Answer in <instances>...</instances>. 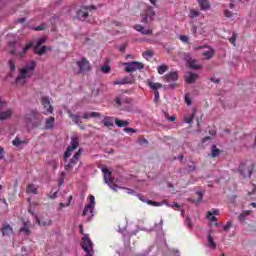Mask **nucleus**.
Returning a JSON list of instances; mask_svg holds the SVG:
<instances>
[{"label": "nucleus", "mask_w": 256, "mask_h": 256, "mask_svg": "<svg viewBox=\"0 0 256 256\" xmlns=\"http://www.w3.org/2000/svg\"><path fill=\"white\" fill-rule=\"evenodd\" d=\"M37 67V62L31 61L25 65L22 69H20L19 75L16 78V83H25L29 77H33V73H35V68Z\"/></svg>", "instance_id": "obj_1"}, {"label": "nucleus", "mask_w": 256, "mask_h": 256, "mask_svg": "<svg viewBox=\"0 0 256 256\" xmlns=\"http://www.w3.org/2000/svg\"><path fill=\"white\" fill-rule=\"evenodd\" d=\"M253 169H255V164L246 160L240 164L238 171L243 177H251V175H253Z\"/></svg>", "instance_id": "obj_2"}, {"label": "nucleus", "mask_w": 256, "mask_h": 256, "mask_svg": "<svg viewBox=\"0 0 256 256\" xmlns=\"http://www.w3.org/2000/svg\"><path fill=\"white\" fill-rule=\"evenodd\" d=\"M79 147V136L75 135L71 138L70 146L67 147L64 152V163H67V159L73 155V151Z\"/></svg>", "instance_id": "obj_3"}, {"label": "nucleus", "mask_w": 256, "mask_h": 256, "mask_svg": "<svg viewBox=\"0 0 256 256\" xmlns=\"http://www.w3.org/2000/svg\"><path fill=\"white\" fill-rule=\"evenodd\" d=\"M102 173L104 175V182L109 186L110 189L117 191V184L113 183L112 172L107 166L102 167Z\"/></svg>", "instance_id": "obj_4"}, {"label": "nucleus", "mask_w": 256, "mask_h": 256, "mask_svg": "<svg viewBox=\"0 0 256 256\" xmlns=\"http://www.w3.org/2000/svg\"><path fill=\"white\" fill-rule=\"evenodd\" d=\"M122 65L125 67L126 73H134V71H141V69H145V65L137 61L124 62Z\"/></svg>", "instance_id": "obj_5"}, {"label": "nucleus", "mask_w": 256, "mask_h": 256, "mask_svg": "<svg viewBox=\"0 0 256 256\" xmlns=\"http://www.w3.org/2000/svg\"><path fill=\"white\" fill-rule=\"evenodd\" d=\"M81 245L82 249L87 253V256H93V242L89 238V235L84 234Z\"/></svg>", "instance_id": "obj_6"}, {"label": "nucleus", "mask_w": 256, "mask_h": 256, "mask_svg": "<svg viewBox=\"0 0 256 256\" xmlns=\"http://www.w3.org/2000/svg\"><path fill=\"white\" fill-rule=\"evenodd\" d=\"M154 16H155V11H153V7L146 6L145 10L141 13V22L151 23V21H153Z\"/></svg>", "instance_id": "obj_7"}, {"label": "nucleus", "mask_w": 256, "mask_h": 256, "mask_svg": "<svg viewBox=\"0 0 256 256\" xmlns=\"http://www.w3.org/2000/svg\"><path fill=\"white\" fill-rule=\"evenodd\" d=\"M81 155H83V150L79 149L70 159V162L64 166L65 171H67L68 173L71 172L73 170V167L77 165L79 159L81 158Z\"/></svg>", "instance_id": "obj_8"}, {"label": "nucleus", "mask_w": 256, "mask_h": 256, "mask_svg": "<svg viewBox=\"0 0 256 256\" xmlns=\"http://www.w3.org/2000/svg\"><path fill=\"white\" fill-rule=\"evenodd\" d=\"M76 64L78 65L79 73H88V71H91V64L86 58H82Z\"/></svg>", "instance_id": "obj_9"}, {"label": "nucleus", "mask_w": 256, "mask_h": 256, "mask_svg": "<svg viewBox=\"0 0 256 256\" xmlns=\"http://www.w3.org/2000/svg\"><path fill=\"white\" fill-rule=\"evenodd\" d=\"M41 104L43 105L44 109H46V112H44V115H49L53 113L54 108L51 106V100L47 96H43L41 98Z\"/></svg>", "instance_id": "obj_10"}, {"label": "nucleus", "mask_w": 256, "mask_h": 256, "mask_svg": "<svg viewBox=\"0 0 256 256\" xmlns=\"http://www.w3.org/2000/svg\"><path fill=\"white\" fill-rule=\"evenodd\" d=\"M95 9H97V7L95 6H84L82 7V10H79L77 15L79 17V19H86L87 17H89V13L87 11H95Z\"/></svg>", "instance_id": "obj_11"}, {"label": "nucleus", "mask_w": 256, "mask_h": 256, "mask_svg": "<svg viewBox=\"0 0 256 256\" xmlns=\"http://www.w3.org/2000/svg\"><path fill=\"white\" fill-rule=\"evenodd\" d=\"M114 102L117 105V107H121V109L123 110L127 109V105L131 103V101H129L128 98H123L121 96H116V98L114 99Z\"/></svg>", "instance_id": "obj_12"}, {"label": "nucleus", "mask_w": 256, "mask_h": 256, "mask_svg": "<svg viewBox=\"0 0 256 256\" xmlns=\"http://www.w3.org/2000/svg\"><path fill=\"white\" fill-rule=\"evenodd\" d=\"M135 81L132 76H125L120 80H116L113 82V85H133Z\"/></svg>", "instance_id": "obj_13"}, {"label": "nucleus", "mask_w": 256, "mask_h": 256, "mask_svg": "<svg viewBox=\"0 0 256 256\" xmlns=\"http://www.w3.org/2000/svg\"><path fill=\"white\" fill-rule=\"evenodd\" d=\"M177 79H179V73H177V71L169 72L163 76V80L167 83H173L174 81H177Z\"/></svg>", "instance_id": "obj_14"}, {"label": "nucleus", "mask_w": 256, "mask_h": 256, "mask_svg": "<svg viewBox=\"0 0 256 256\" xmlns=\"http://www.w3.org/2000/svg\"><path fill=\"white\" fill-rule=\"evenodd\" d=\"M26 193L28 195H38L39 193V185H35L33 183H29L26 187Z\"/></svg>", "instance_id": "obj_15"}, {"label": "nucleus", "mask_w": 256, "mask_h": 256, "mask_svg": "<svg viewBox=\"0 0 256 256\" xmlns=\"http://www.w3.org/2000/svg\"><path fill=\"white\" fill-rule=\"evenodd\" d=\"M1 231L3 237H11V235H13V227L7 223L2 225Z\"/></svg>", "instance_id": "obj_16"}, {"label": "nucleus", "mask_w": 256, "mask_h": 256, "mask_svg": "<svg viewBox=\"0 0 256 256\" xmlns=\"http://www.w3.org/2000/svg\"><path fill=\"white\" fill-rule=\"evenodd\" d=\"M32 47H33V44L29 43V44H27V45L23 48L22 52H17V51H15V50H12V51H11V55H16V57H20V59H21V58L25 57V54L27 53V51H28L29 49H31Z\"/></svg>", "instance_id": "obj_17"}, {"label": "nucleus", "mask_w": 256, "mask_h": 256, "mask_svg": "<svg viewBox=\"0 0 256 256\" xmlns=\"http://www.w3.org/2000/svg\"><path fill=\"white\" fill-rule=\"evenodd\" d=\"M198 5L201 11H208V9H211L209 0H198Z\"/></svg>", "instance_id": "obj_18"}, {"label": "nucleus", "mask_w": 256, "mask_h": 256, "mask_svg": "<svg viewBox=\"0 0 256 256\" xmlns=\"http://www.w3.org/2000/svg\"><path fill=\"white\" fill-rule=\"evenodd\" d=\"M146 83H147L148 87H150V89H152V91H159V89H161V87H163V85H161V83L153 82L151 80H147Z\"/></svg>", "instance_id": "obj_19"}, {"label": "nucleus", "mask_w": 256, "mask_h": 256, "mask_svg": "<svg viewBox=\"0 0 256 256\" xmlns=\"http://www.w3.org/2000/svg\"><path fill=\"white\" fill-rule=\"evenodd\" d=\"M134 29L136 31H139L140 33H142V35H153V30L151 29H145L143 26L141 25H136L134 26Z\"/></svg>", "instance_id": "obj_20"}, {"label": "nucleus", "mask_w": 256, "mask_h": 256, "mask_svg": "<svg viewBox=\"0 0 256 256\" xmlns=\"http://www.w3.org/2000/svg\"><path fill=\"white\" fill-rule=\"evenodd\" d=\"M202 55L207 60L213 59V55H215V50H213V48L211 47H206V50H204Z\"/></svg>", "instance_id": "obj_21"}, {"label": "nucleus", "mask_w": 256, "mask_h": 256, "mask_svg": "<svg viewBox=\"0 0 256 256\" xmlns=\"http://www.w3.org/2000/svg\"><path fill=\"white\" fill-rule=\"evenodd\" d=\"M197 77V74L189 72L185 75V81L186 83H195V81H197Z\"/></svg>", "instance_id": "obj_22"}, {"label": "nucleus", "mask_w": 256, "mask_h": 256, "mask_svg": "<svg viewBox=\"0 0 256 256\" xmlns=\"http://www.w3.org/2000/svg\"><path fill=\"white\" fill-rule=\"evenodd\" d=\"M55 127V117L50 116L45 121V129H53Z\"/></svg>", "instance_id": "obj_23"}, {"label": "nucleus", "mask_w": 256, "mask_h": 256, "mask_svg": "<svg viewBox=\"0 0 256 256\" xmlns=\"http://www.w3.org/2000/svg\"><path fill=\"white\" fill-rule=\"evenodd\" d=\"M13 115V110L8 109L6 111L0 112V121H5V119H9Z\"/></svg>", "instance_id": "obj_24"}, {"label": "nucleus", "mask_w": 256, "mask_h": 256, "mask_svg": "<svg viewBox=\"0 0 256 256\" xmlns=\"http://www.w3.org/2000/svg\"><path fill=\"white\" fill-rule=\"evenodd\" d=\"M47 49H48V51H51V47L42 46L39 49V46H35L34 47V53H37V55H44V53H46Z\"/></svg>", "instance_id": "obj_25"}, {"label": "nucleus", "mask_w": 256, "mask_h": 256, "mask_svg": "<svg viewBox=\"0 0 256 256\" xmlns=\"http://www.w3.org/2000/svg\"><path fill=\"white\" fill-rule=\"evenodd\" d=\"M188 65H189L190 69H201V65H199L197 63V60H195V59L190 58L188 60Z\"/></svg>", "instance_id": "obj_26"}, {"label": "nucleus", "mask_w": 256, "mask_h": 256, "mask_svg": "<svg viewBox=\"0 0 256 256\" xmlns=\"http://www.w3.org/2000/svg\"><path fill=\"white\" fill-rule=\"evenodd\" d=\"M105 127H113V117L106 116L102 120Z\"/></svg>", "instance_id": "obj_27"}, {"label": "nucleus", "mask_w": 256, "mask_h": 256, "mask_svg": "<svg viewBox=\"0 0 256 256\" xmlns=\"http://www.w3.org/2000/svg\"><path fill=\"white\" fill-rule=\"evenodd\" d=\"M82 215L86 216V215H93V205H86L84 207L83 213Z\"/></svg>", "instance_id": "obj_28"}, {"label": "nucleus", "mask_w": 256, "mask_h": 256, "mask_svg": "<svg viewBox=\"0 0 256 256\" xmlns=\"http://www.w3.org/2000/svg\"><path fill=\"white\" fill-rule=\"evenodd\" d=\"M208 247H210V249H217V244H215V239L211 234L208 235Z\"/></svg>", "instance_id": "obj_29"}, {"label": "nucleus", "mask_w": 256, "mask_h": 256, "mask_svg": "<svg viewBox=\"0 0 256 256\" xmlns=\"http://www.w3.org/2000/svg\"><path fill=\"white\" fill-rule=\"evenodd\" d=\"M115 123L117 127H127L129 126V122L127 120H120L119 118L115 119Z\"/></svg>", "instance_id": "obj_30"}, {"label": "nucleus", "mask_w": 256, "mask_h": 256, "mask_svg": "<svg viewBox=\"0 0 256 256\" xmlns=\"http://www.w3.org/2000/svg\"><path fill=\"white\" fill-rule=\"evenodd\" d=\"M69 117L70 119H72L73 123H76V125H79V123H81V118L79 117V115L69 112Z\"/></svg>", "instance_id": "obj_31"}, {"label": "nucleus", "mask_w": 256, "mask_h": 256, "mask_svg": "<svg viewBox=\"0 0 256 256\" xmlns=\"http://www.w3.org/2000/svg\"><path fill=\"white\" fill-rule=\"evenodd\" d=\"M20 233H24V235H31V230H29L27 222H24V226L20 228Z\"/></svg>", "instance_id": "obj_32"}, {"label": "nucleus", "mask_w": 256, "mask_h": 256, "mask_svg": "<svg viewBox=\"0 0 256 256\" xmlns=\"http://www.w3.org/2000/svg\"><path fill=\"white\" fill-rule=\"evenodd\" d=\"M211 153H212V157H219V155L221 154V150L217 148L216 145H213L211 148Z\"/></svg>", "instance_id": "obj_33"}, {"label": "nucleus", "mask_w": 256, "mask_h": 256, "mask_svg": "<svg viewBox=\"0 0 256 256\" xmlns=\"http://www.w3.org/2000/svg\"><path fill=\"white\" fill-rule=\"evenodd\" d=\"M166 71H169V66H167L165 64L158 66L159 75H163Z\"/></svg>", "instance_id": "obj_34"}, {"label": "nucleus", "mask_w": 256, "mask_h": 256, "mask_svg": "<svg viewBox=\"0 0 256 256\" xmlns=\"http://www.w3.org/2000/svg\"><path fill=\"white\" fill-rule=\"evenodd\" d=\"M200 15H201V12L195 9L190 10V14H189L190 19H195V17H199Z\"/></svg>", "instance_id": "obj_35"}, {"label": "nucleus", "mask_w": 256, "mask_h": 256, "mask_svg": "<svg viewBox=\"0 0 256 256\" xmlns=\"http://www.w3.org/2000/svg\"><path fill=\"white\" fill-rule=\"evenodd\" d=\"M35 219L41 227H45V225H51V220H48L47 222H43L39 219V216L35 215Z\"/></svg>", "instance_id": "obj_36"}, {"label": "nucleus", "mask_w": 256, "mask_h": 256, "mask_svg": "<svg viewBox=\"0 0 256 256\" xmlns=\"http://www.w3.org/2000/svg\"><path fill=\"white\" fill-rule=\"evenodd\" d=\"M195 119V111L190 116H185L184 121L185 123H193V120Z\"/></svg>", "instance_id": "obj_37"}, {"label": "nucleus", "mask_w": 256, "mask_h": 256, "mask_svg": "<svg viewBox=\"0 0 256 256\" xmlns=\"http://www.w3.org/2000/svg\"><path fill=\"white\" fill-rule=\"evenodd\" d=\"M153 55H154L153 50H147V51L143 52V54H142L144 59H151V57H153Z\"/></svg>", "instance_id": "obj_38"}, {"label": "nucleus", "mask_w": 256, "mask_h": 256, "mask_svg": "<svg viewBox=\"0 0 256 256\" xmlns=\"http://www.w3.org/2000/svg\"><path fill=\"white\" fill-rule=\"evenodd\" d=\"M65 177H66L65 172H61L60 176H59V179H58L59 187H61V185H63V183H65Z\"/></svg>", "instance_id": "obj_39"}, {"label": "nucleus", "mask_w": 256, "mask_h": 256, "mask_svg": "<svg viewBox=\"0 0 256 256\" xmlns=\"http://www.w3.org/2000/svg\"><path fill=\"white\" fill-rule=\"evenodd\" d=\"M101 71L104 74L110 73L111 72V66H109V64H105L101 67Z\"/></svg>", "instance_id": "obj_40"}, {"label": "nucleus", "mask_w": 256, "mask_h": 256, "mask_svg": "<svg viewBox=\"0 0 256 256\" xmlns=\"http://www.w3.org/2000/svg\"><path fill=\"white\" fill-rule=\"evenodd\" d=\"M206 218L212 223H215L217 221V217H215L211 212H207Z\"/></svg>", "instance_id": "obj_41"}, {"label": "nucleus", "mask_w": 256, "mask_h": 256, "mask_svg": "<svg viewBox=\"0 0 256 256\" xmlns=\"http://www.w3.org/2000/svg\"><path fill=\"white\" fill-rule=\"evenodd\" d=\"M71 201H73V196L68 197V202L66 204L61 202L60 203V209H63V207H69L71 205Z\"/></svg>", "instance_id": "obj_42"}, {"label": "nucleus", "mask_w": 256, "mask_h": 256, "mask_svg": "<svg viewBox=\"0 0 256 256\" xmlns=\"http://www.w3.org/2000/svg\"><path fill=\"white\" fill-rule=\"evenodd\" d=\"M256 191V185L255 184H250L249 189H248V195H253Z\"/></svg>", "instance_id": "obj_43"}, {"label": "nucleus", "mask_w": 256, "mask_h": 256, "mask_svg": "<svg viewBox=\"0 0 256 256\" xmlns=\"http://www.w3.org/2000/svg\"><path fill=\"white\" fill-rule=\"evenodd\" d=\"M23 143H25V141H21L19 139V137H16L14 140H13V145H15V147H19V145H23Z\"/></svg>", "instance_id": "obj_44"}, {"label": "nucleus", "mask_w": 256, "mask_h": 256, "mask_svg": "<svg viewBox=\"0 0 256 256\" xmlns=\"http://www.w3.org/2000/svg\"><path fill=\"white\" fill-rule=\"evenodd\" d=\"M230 43L235 47V41H237V33L233 32L232 37L229 38Z\"/></svg>", "instance_id": "obj_45"}, {"label": "nucleus", "mask_w": 256, "mask_h": 256, "mask_svg": "<svg viewBox=\"0 0 256 256\" xmlns=\"http://www.w3.org/2000/svg\"><path fill=\"white\" fill-rule=\"evenodd\" d=\"M148 205H152L153 207H161V205H163V203L150 200V201H148Z\"/></svg>", "instance_id": "obj_46"}, {"label": "nucleus", "mask_w": 256, "mask_h": 256, "mask_svg": "<svg viewBox=\"0 0 256 256\" xmlns=\"http://www.w3.org/2000/svg\"><path fill=\"white\" fill-rule=\"evenodd\" d=\"M249 213L250 212L248 211V212H244V213L240 214L238 216L239 221H241V222L245 221V217H247V215H249Z\"/></svg>", "instance_id": "obj_47"}, {"label": "nucleus", "mask_w": 256, "mask_h": 256, "mask_svg": "<svg viewBox=\"0 0 256 256\" xmlns=\"http://www.w3.org/2000/svg\"><path fill=\"white\" fill-rule=\"evenodd\" d=\"M179 39L180 41H182V43H189V37H187L186 35H180Z\"/></svg>", "instance_id": "obj_48"}, {"label": "nucleus", "mask_w": 256, "mask_h": 256, "mask_svg": "<svg viewBox=\"0 0 256 256\" xmlns=\"http://www.w3.org/2000/svg\"><path fill=\"white\" fill-rule=\"evenodd\" d=\"M50 165L53 167V169H57V167H59V161L51 160Z\"/></svg>", "instance_id": "obj_49"}, {"label": "nucleus", "mask_w": 256, "mask_h": 256, "mask_svg": "<svg viewBox=\"0 0 256 256\" xmlns=\"http://www.w3.org/2000/svg\"><path fill=\"white\" fill-rule=\"evenodd\" d=\"M101 117V113L99 112H90V119Z\"/></svg>", "instance_id": "obj_50"}, {"label": "nucleus", "mask_w": 256, "mask_h": 256, "mask_svg": "<svg viewBox=\"0 0 256 256\" xmlns=\"http://www.w3.org/2000/svg\"><path fill=\"white\" fill-rule=\"evenodd\" d=\"M9 67H10V71H15V60H10L9 61Z\"/></svg>", "instance_id": "obj_51"}, {"label": "nucleus", "mask_w": 256, "mask_h": 256, "mask_svg": "<svg viewBox=\"0 0 256 256\" xmlns=\"http://www.w3.org/2000/svg\"><path fill=\"white\" fill-rule=\"evenodd\" d=\"M125 133H137V130L133 129V128H124Z\"/></svg>", "instance_id": "obj_52"}, {"label": "nucleus", "mask_w": 256, "mask_h": 256, "mask_svg": "<svg viewBox=\"0 0 256 256\" xmlns=\"http://www.w3.org/2000/svg\"><path fill=\"white\" fill-rule=\"evenodd\" d=\"M90 204L88 205H92V207H95V196L91 195L89 198Z\"/></svg>", "instance_id": "obj_53"}, {"label": "nucleus", "mask_w": 256, "mask_h": 256, "mask_svg": "<svg viewBox=\"0 0 256 256\" xmlns=\"http://www.w3.org/2000/svg\"><path fill=\"white\" fill-rule=\"evenodd\" d=\"M46 39L45 38H40L37 42L36 47H41V45H43V43H45Z\"/></svg>", "instance_id": "obj_54"}, {"label": "nucleus", "mask_w": 256, "mask_h": 256, "mask_svg": "<svg viewBox=\"0 0 256 256\" xmlns=\"http://www.w3.org/2000/svg\"><path fill=\"white\" fill-rule=\"evenodd\" d=\"M154 101L157 103L159 101V90L154 91Z\"/></svg>", "instance_id": "obj_55"}, {"label": "nucleus", "mask_w": 256, "mask_h": 256, "mask_svg": "<svg viewBox=\"0 0 256 256\" xmlns=\"http://www.w3.org/2000/svg\"><path fill=\"white\" fill-rule=\"evenodd\" d=\"M224 15H225V17H228V18L233 17V13L229 10H224Z\"/></svg>", "instance_id": "obj_56"}, {"label": "nucleus", "mask_w": 256, "mask_h": 256, "mask_svg": "<svg viewBox=\"0 0 256 256\" xmlns=\"http://www.w3.org/2000/svg\"><path fill=\"white\" fill-rule=\"evenodd\" d=\"M185 103L188 105V106H191V98H189V95H185Z\"/></svg>", "instance_id": "obj_57"}, {"label": "nucleus", "mask_w": 256, "mask_h": 256, "mask_svg": "<svg viewBox=\"0 0 256 256\" xmlns=\"http://www.w3.org/2000/svg\"><path fill=\"white\" fill-rule=\"evenodd\" d=\"M231 222H227L226 225L223 227L224 231H229L231 229Z\"/></svg>", "instance_id": "obj_58"}, {"label": "nucleus", "mask_w": 256, "mask_h": 256, "mask_svg": "<svg viewBox=\"0 0 256 256\" xmlns=\"http://www.w3.org/2000/svg\"><path fill=\"white\" fill-rule=\"evenodd\" d=\"M125 49H127V44H122L120 47H119V51L121 53L125 52Z\"/></svg>", "instance_id": "obj_59"}, {"label": "nucleus", "mask_w": 256, "mask_h": 256, "mask_svg": "<svg viewBox=\"0 0 256 256\" xmlns=\"http://www.w3.org/2000/svg\"><path fill=\"white\" fill-rule=\"evenodd\" d=\"M208 213H212V215H219V210L217 209H212L211 211H208Z\"/></svg>", "instance_id": "obj_60"}, {"label": "nucleus", "mask_w": 256, "mask_h": 256, "mask_svg": "<svg viewBox=\"0 0 256 256\" xmlns=\"http://www.w3.org/2000/svg\"><path fill=\"white\" fill-rule=\"evenodd\" d=\"M82 118L83 119H91V113H84Z\"/></svg>", "instance_id": "obj_61"}, {"label": "nucleus", "mask_w": 256, "mask_h": 256, "mask_svg": "<svg viewBox=\"0 0 256 256\" xmlns=\"http://www.w3.org/2000/svg\"><path fill=\"white\" fill-rule=\"evenodd\" d=\"M191 32L196 35L197 34V27L195 25H192Z\"/></svg>", "instance_id": "obj_62"}, {"label": "nucleus", "mask_w": 256, "mask_h": 256, "mask_svg": "<svg viewBox=\"0 0 256 256\" xmlns=\"http://www.w3.org/2000/svg\"><path fill=\"white\" fill-rule=\"evenodd\" d=\"M3 153H5V150L3 147H0V160L3 159Z\"/></svg>", "instance_id": "obj_63"}, {"label": "nucleus", "mask_w": 256, "mask_h": 256, "mask_svg": "<svg viewBox=\"0 0 256 256\" xmlns=\"http://www.w3.org/2000/svg\"><path fill=\"white\" fill-rule=\"evenodd\" d=\"M175 119H177L175 116H169L167 121L173 122Z\"/></svg>", "instance_id": "obj_64"}]
</instances>
